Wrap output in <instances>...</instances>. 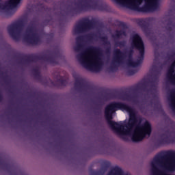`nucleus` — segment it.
Listing matches in <instances>:
<instances>
[{"mask_svg":"<svg viewBox=\"0 0 175 175\" xmlns=\"http://www.w3.org/2000/svg\"><path fill=\"white\" fill-rule=\"evenodd\" d=\"M105 118L109 126L118 135L131 136V139L139 143L146 136L151 135V124L146 121L142 124V118L136 116L133 108L120 103H113L105 108Z\"/></svg>","mask_w":175,"mask_h":175,"instance_id":"1","label":"nucleus"},{"mask_svg":"<svg viewBox=\"0 0 175 175\" xmlns=\"http://www.w3.org/2000/svg\"><path fill=\"white\" fill-rule=\"evenodd\" d=\"M93 39H95L94 34L78 37L75 50L77 53H80L77 58L83 68L92 72H100L103 68V55L100 49L94 46L85 49L87 43Z\"/></svg>","mask_w":175,"mask_h":175,"instance_id":"2","label":"nucleus"},{"mask_svg":"<svg viewBox=\"0 0 175 175\" xmlns=\"http://www.w3.org/2000/svg\"><path fill=\"white\" fill-rule=\"evenodd\" d=\"M8 31L15 40L23 38L25 42L30 44H38L40 42V37L36 33V29L33 26L27 27L24 23H15L9 26Z\"/></svg>","mask_w":175,"mask_h":175,"instance_id":"3","label":"nucleus"},{"mask_svg":"<svg viewBox=\"0 0 175 175\" xmlns=\"http://www.w3.org/2000/svg\"><path fill=\"white\" fill-rule=\"evenodd\" d=\"M118 3L131 10L150 12L158 9V0H116Z\"/></svg>","mask_w":175,"mask_h":175,"instance_id":"4","label":"nucleus"},{"mask_svg":"<svg viewBox=\"0 0 175 175\" xmlns=\"http://www.w3.org/2000/svg\"><path fill=\"white\" fill-rule=\"evenodd\" d=\"M132 46L139 50V56L138 57L137 62H133L132 59H129L127 62L128 66H131L132 68H136V66H139L140 64L143 62V59H144V43H143V40L142 38L137 34H134L132 37Z\"/></svg>","mask_w":175,"mask_h":175,"instance_id":"5","label":"nucleus"},{"mask_svg":"<svg viewBox=\"0 0 175 175\" xmlns=\"http://www.w3.org/2000/svg\"><path fill=\"white\" fill-rule=\"evenodd\" d=\"M106 3L103 0H83L78 4L80 10H88L89 9H98L104 10Z\"/></svg>","mask_w":175,"mask_h":175,"instance_id":"6","label":"nucleus"},{"mask_svg":"<svg viewBox=\"0 0 175 175\" xmlns=\"http://www.w3.org/2000/svg\"><path fill=\"white\" fill-rule=\"evenodd\" d=\"M159 142L161 144H173L175 143V124L165 133L160 135Z\"/></svg>","mask_w":175,"mask_h":175,"instance_id":"7","label":"nucleus"},{"mask_svg":"<svg viewBox=\"0 0 175 175\" xmlns=\"http://www.w3.org/2000/svg\"><path fill=\"white\" fill-rule=\"evenodd\" d=\"M125 58V54L120 49H115L113 51V57L110 64V68L111 70H114L118 66H120L121 64L124 62Z\"/></svg>","mask_w":175,"mask_h":175,"instance_id":"8","label":"nucleus"},{"mask_svg":"<svg viewBox=\"0 0 175 175\" xmlns=\"http://www.w3.org/2000/svg\"><path fill=\"white\" fill-rule=\"evenodd\" d=\"M94 27H95V23L92 21L85 20L75 27L73 33L77 35L82 33V32H87L90 29H92Z\"/></svg>","mask_w":175,"mask_h":175,"instance_id":"9","label":"nucleus"},{"mask_svg":"<svg viewBox=\"0 0 175 175\" xmlns=\"http://www.w3.org/2000/svg\"><path fill=\"white\" fill-rule=\"evenodd\" d=\"M21 0H8L5 3L2 2L0 0V13H6L8 12H12V9L17 8L18 3Z\"/></svg>","mask_w":175,"mask_h":175,"instance_id":"10","label":"nucleus"},{"mask_svg":"<svg viewBox=\"0 0 175 175\" xmlns=\"http://www.w3.org/2000/svg\"><path fill=\"white\" fill-rule=\"evenodd\" d=\"M167 79L172 84H175V62L172 64L167 72Z\"/></svg>","mask_w":175,"mask_h":175,"instance_id":"11","label":"nucleus"},{"mask_svg":"<svg viewBox=\"0 0 175 175\" xmlns=\"http://www.w3.org/2000/svg\"><path fill=\"white\" fill-rule=\"evenodd\" d=\"M84 85V80L81 77H78L75 82V87L77 88H81Z\"/></svg>","mask_w":175,"mask_h":175,"instance_id":"12","label":"nucleus"},{"mask_svg":"<svg viewBox=\"0 0 175 175\" xmlns=\"http://www.w3.org/2000/svg\"><path fill=\"white\" fill-rule=\"evenodd\" d=\"M126 34L125 33V31L122 30L121 31H116V33L113 36V38L118 39L119 38H121L122 36H126Z\"/></svg>","mask_w":175,"mask_h":175,"instance_id":"13","label":"nucleus"},{"mask_svg":"<svg viewBox=\"0 0 175 175\" xmlns=\"http://www.w3.org/2000/svg\"><path fill=\"white\" fill-rule=\"evenodd\" d=\"M157 83H158V79L156 78L152 82V86L151 87V90L148 91V93L151 92L152 90H157Z\"/></svg>","mask_w":175,"mask_h":175,"instance_id":"14","label":"nucleus"},{"mask_svg":"<svg viewBox=\"0 0 175 175\" xmlns=\"http://www.w3.org/2000/svg\"><path fill=\"white\" fill-rule=\"evenodd\" d=\"M167 31H172V29H174V23H170L167 26Z\"/></svg>","mask_w":175,"mask_h":175,"instance_id":"15","label":"nucleus"},{"mask_svg":"<svg viewBox=\"0 0 175 175\" xmlns=\"http://www.w3.org/2000/svg\"><path fill=\"white\" fill-rule=\"evenodd\" d=\"M125 45V42H119L116 43V47H122V46Z\"/></svg>","mask_w":175,"mask_h":175,"instance_id":"16","label":"nucleus"},{"mask_svg":"<svg viewBox=\"0 0 175 175\" xmlns=\"http://www.w3.org/2000/svg\"><path fill=\"white\" fill-rule=\"evenodd\" d=\"M125 98L126 100H131V96L125 95Z\"/></svg>","mask_w":175,"mask_h":175,"instance_id":"17","label":"nucleus"},{"mask_svg":"<svg viewBox=\"0 0 175 175\" xmlns=\"http://www.w3.org/2000/svg\"><path fill=\"white\" fill-rule=\"evenodd\" d=\"M103 40V42H105V40H107V39L104 38Z\"/></svg>","mask_w":175,"mask_h":175,"instance_id":"18","label":"nucleus"},{"mask_svg":"<svg viewBox=\"0 0 175 175\" xmlns=\"http://www.w3.org/2000/svg\"><path fill=\"white\" fill-rule=\"evenodd\" d=\"M50 62L53 63V60H51V59H49Z\"/></svg>","mask_w":175,"mask_h":175,"instance_id":"19","label":"nucleus"}]
</instances>
